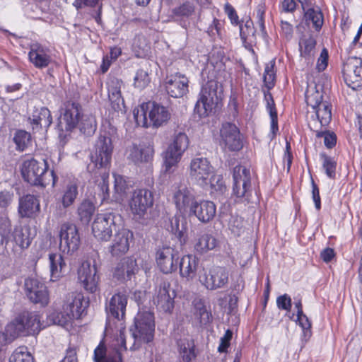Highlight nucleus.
I'll use <instances>...</instances> for the list:
<instances>
[{
	"label": "nucleus",
	"mask_w": 362,
	"mask_h": 362,
	"mask_svg": "<svg viewBox=\"0 0 362 362\" xmlns=\"http://www.w3.org/2000/svg\"><path fill=\"white\" fill-rule=\"evenodd\" d=\"M21 172L25 182L43 188L50 184L54 187L58 180L54 171L49 170V165L45 159H25L21 164Z\"/></svg>",
	"instance_id": "obj_1"
},
{
	"label": "nucleus",
	"mask_w": 362,
	"mask_h": 362,
	"mask_svg": "<svg viewBox=\"0 0 362 362\" xmlns=\"http://www.w3.org/2000/svg\"><path fill=\"white\" fill-rule=\"evenodd\" d=\"M223 88L216 81L210 80L202 86L194 112L199 119L206 117L222 99Z\"/></svg>",
	"instance_id": "obj_2"
},
{
	"label": "nucleus",
	"mask_w": 362,
	"mask_h": 362,
	"mask_svg": "<svg viewBox=\"0 0 362 362\" xmlns=\"http://www.w3.org/2000/svg\"><path fill=\"white\" fill-rule=\"evenodd\" d=\"M134 117L139 125L148 127L151 124L159 127L166 124L170 118V113L167 107L155 102H148L134 109Z\"/></svg>",
	"instance_id": "obj_3"
},
{
	"label": "nucleus",
	"mask_w": 362,
	"mask_h": 362,
	"mask_svg": "<svg viewBox=\"0 0 362 362\" xmlns=\"http://www.w3.org/2000/svg\"><path fill=\"white\" fill-rule=\"evenodd\" d=\"M134 344L131 349H138L141 344L153 341L155 332L153 313L151 311H139L134 317V325L129 328Z\"/></svg>",
	"instance_id": "obj_4"
},
{
	"label": "nucleus",
	"mask_w": 362,
	"mask_h": 362,
	"mask_svg": "<svg viewBox=\"0 0 362 362\" xmlns=\"http://www.w3.org/2000/svg\"><path fill=\"white\" fill-rule=\"evenodd\" d=\"M154 203L153 194L147 189L134 190L128 200V207L132 219L141 223L147 224L148 211Z\"/></svg>",
	"instance_id": "obj_5"
},
{
	"label": "nucleus",
	"mask_w": 362,
	"mask_h": 362,
	"mask_svg": "<svg viewBox=\"0 0 362 362\" xmlns=\"http://www.w3.org/2000/svg\"><path fill=\"white\" fill-rule=\"evenodd\" d=\"M40 331V317L29 311L20 313L6 327L5 332L9 337L15 339L21 335H34Z\"/></svg>",
	"instance_id": "obj_6"
},
{
	"label": "nucleus",
	"mask_w": 362,
	"mask_h": 362,
	"mask_svg": "<svg viewBox=\"0 0 362 362\" xmlns=\"http://www.w3.org/2000/svg\"><path fill=\"white\" fill-rule=\"evenodd\" d=\"M1 244L6 248L10 243L18 246L23 250L28 248L31 243L28 228L16 227L12 229L11 222L8 218H4L0 220Z\"/></svg>",
	"instance_id": "obj_7"
},
{
	"label": "nucleus",
	"mask_w": 362,
	"mask_h": 362,
	"mask_svg": "<svg viewBox=\"0 0 362 362\" xmlns=\"http://www.w3.org/2000/svg\"><path fill=\"white\" fill-rule=\"evenodd\" d=\"M189 140L185 132L175 130L172 136V141L164 153L165 170L168 172L177 165L187 149Z\"/></svg>",
	"instance_id": "obj_8"
},
{
	"label": "nucleus",
	"mask_w": 362,
	"mask_h": 362,
	"mask_svg": "<svg viewBox=\"0 0 362 362\" xmlns=\"http://www.w3.org/2000/svg\"><path fill=\"white\" fill-rule=\"evenodd\" d=\"M112 150V139L100 135L96 141L94 152L90 154L91 162L87 165L88 171L95 173V169L106 168L110 163Z\"/></svg>",
	"instance_id": "obj_9"
},
{
	"label": "nucleus",
	"mask_w": 362,
	"mask_h": 362,
	"mask_svg": "<svg viewBox=\"0 0 362 362\" xmlns=\"http://www.w3.org/2000/svg\"><path fill=\"white\" fill-rule=\"evenodd\" d=\"M83 115V108L80 103L69 100L64 103L60 109V116L57 125L61 132H72L79 124Z\"/></svg>",
	"instance_id": "obj_10"
},
{
	"label": "nucleus",
	"mask_w": 362,
	"mask_h": 362,
	"mask_svg": "<svg viewBox=\"0 0 362 362\" xmlns=\"http://www.w3.org/2000/svg\"><path fill=\"white\" fill-rule=\"evenodd\" d=\"M121 216L112 212L98 214L92 225L94 237L100 241H108L113 231H117V221Z\"/></svg>",
	"instance_id": "obj_11"
},
{
	"label": "nucleus",
	"mask_w": 362,
	"mask_h": 362,
	"mask_svg": "<svg viewBox=\"0 0 362 362\" xmlns=\"http://www.w3.org/2000/svg\"><path fill=\"white\" fill-rule=\"evenodd\" d=\"M233 194L237 198L249 200L252 194L251 174L246 167L238 165L233 171Z\"/></svg>",
	"instance_id": "obj_12"
},
{
	"label": "nucleus",
	"mask_w": 362,
	"mask_h": 362,
	"mask_svg": "<svg viewBox=\"0 0 362 362\" xmlns=\"http://www.w3.org/2000/svg\"><path fill=\"white\" fill-rule=\"evenodd\" d=\"M228 271L222 267H215L209 271L203 269L199 274V280L208 290L224 288L228 284Z\"/></svg>",
	"instance_id": "obj_13"
},
{
	"label": "nucleus",
	"mask_w": 362,
	"mask_h": 362,
	"mask_svg": "<svg viewBox=\"0 0 362 362\" xmlns=\"http://www.w3.org/2000/svg\"><path fill=\"white\" fill-rule=\"evenodd\" d=\"M220 146L229 151H238L243 146V136L233 123L224 122L220 128Z\"/></svg>",
	"instance_id": "obj_14"
},
{
	"label": "nucleus",
	"mask_w": 362,
	"mask_h": 362,
	"mask_svg": "<svg viewBox=\"0 0 362 362\" xmlns=\"http://www.w3.org/2000/svg\"><path fill=\"white\" fill-rule=\"evenodd\" d=\"M59 238V250L63 253L72 254L78 249L81 239L76 225L70 223L62 224Z\"/></svg>",
	"instance_id": "obj_15"
},
{
	"label": "nucleus",
	"mask_w": 362,
	"mask_h": 362,
	"mask_svg": "<svg viewBox=\"0 0 362 362\" xmlns=\"http://www.w3.org/2000/svg\"><path fill=\"white\" fill-rule=\"evenodd\" d=\"M213 173V167L206 158L195 157L191 160L189 172V177L197 185L202 187L206 186L208 180Z\"/></svg>",
	"instance_id": "obj_16"
},
{
	"label": "nucleus",
	"mask_w": 362,
	"mask_h": 362,
	"mask_svg": "<svg viewBox=\"0 0 362 362\" xmlns=\"http://www.w3.org/2000/svg\"><path fill=\"white\" fill-rule=\"evenodd\" d=\"M95 264L83 262L78 270V278L81 286L88 293H94L98 290L100 276Z\"/></svg>",
	"instance_id": "obj_17"
},
{
	"label": "nucleus",
	"mask_w": 362,
	"mask_h": 362,
	"mask_svg": "<svg viewBox=\"0 0 362 362\" xmlns=\"http://www.w3.org/2000/svg\"><path fill=\"white\" fill-rule=\"evenodd\" d=\"M24 288L28 299L35 304L45 307L49 303V293L47 286L35 278L25 280Z\"/></svg>",
	"instance_id": "obj_18"
},
{
	"label": "nucleus",
	"mask_w": 362,
	"mask_h": 362,
	"mask_svg": "<svg viewBox=\"0 0 362 362\" xmlns=\"http://www.w3.org/2000/svg\"><path fill=\"white\" fill-rule=\"evenodd\" d=\"M175 290L171 288L170 283L163 280L156 289L153 303L157 308L165 313H171L174 308Z\"/></svg>",
	"instance_id": "obj_19"
},
{
	"label": "nucleus",
	"mask_w": 362,
	"mask_h": 362,
	"mask_svg": "<svg viewBox=\"0 0 362 362\" xmlns=\"http://www.w3.org/2000/svg\"><path fill=\"white\" fill-rule=\"evenodd\" d=\"M179 259V252L169 246L163 247L156 252V263L163 274H171L176 271Z\"/></svg>",
	"instance_id": "obj_20"
},
{
	"label": "nucleus",
	"mask_w": 362,
	"mask_h": 362,
	"mask_svg": "<svg viewBox=\"0 0 362 362\" xmlns=\"http://www.w3.org/2000/svg\"><path fill=\"white\" fill-rule=\"evenodd\" d=\"M343 76L346 85L354 90L362 88V61L351 60L344 64Z\"/></svg>",
	"instance_id": "obj_21"
},
{
	"label": "nucleus",
	"mask_w": 362,
	"mask_h": 362,
	"mask_svg": "<svg viewBox=\"0 0 362 362\" xmlns=\"http://www.w3.org/2000/svg\"><path fill=\"white\" fill-rule=\"evenodd\" d=\"M139 272L136 260L133 257H126L120 259L114 269L113 277L117 281L125 282L131 280Z\"/></svg>",
	"instance_id": "obj_22"
},
{
	"label": "nucleus",
	"mask_w": 362,
	"mask_h": 362,
	"mask_svg": "<svg viewBox=\"0 0 362 362\" xmlns=\"http://www.w3.org/2000/svg\"><path fill=\"white\" fill-rule=\"evenodd\" d=\"M174 202L177 210L184 216L189 213L197 202L192 190L185 185H181L174 194Z\"/></svg>",
	"instance_id": "obj_23"
},
{
	"label": "nucleus",
	"mask_w": 362,
	"mask_h": 362,
	"mask_svg": "<svg viewBox=\"0 0 362 362\" xmlns=\"http://www.w3.org/2000/svg\"><path fill=\"white\" fill-rule=\"evenodd\" d=\"M89 300L84 298L82 293H69L63 305V310L73 313L74 319H79L85 313L88 307Z\"/></svg>",
	"instance_id": "obj_24"
},
{
	"label": "nucleus",
	"mask_w": 362,
	"mask_h": 362,
	"mask_svg": "<svg viewBox=\"0 0 362 362\" xmlns=\"http://www.w3.org/2000/svg\"><path fill=\"white\" fill-rule=\"evenodd\" d=\"M216 213V206L213 202L197 200L188 216L189 217L195 216L202 223H207L214 219Z\"/></svg>",
	"instance_id": "obj_25"
},
{
	"label": "nucleus",
	"mask_w": 362,
	"mask_h": 362,
	"mask_svg": "<svg viewBox=\"0 0 362 362\" xmlns=\"http://www.w3.org/2000/svg\"><path fill=\"white\" fill-rule=\"evenodd\" d=\"M115 232L110 252L112 256H121L129 250V242L133 240L134 235L133 233L127 228H122Z\"/></svg>",
	"instance_id": "obj_26"
},
{
	"label": "nucleus",
	"mask_w": 362,
	"mask_h": 362,
	"mask_svg": "<svg viewBox=\"0 0 362 362\" xmlns=\"http://www.w3.org/2000/svg\"><path fill=\"white\" fill-rule=\"evenodd\" d=\"M188 78L183 74L176 73L168 77L165 82V89L169 95L178 98L188 92Z\"/></svg>",
	"instance_id": "obj_27"
},
{
	"label": "nucleus",
	"mask_w": 362,
	"mask_h": 362,
	"mask_svg": "<svg viewBox=\"0 0 362 362\" xmlns=\"http://www.w3.org/2000/svg\"><path fill=\"white\" fill-rule=\"evenodd\" d=\"M28 121L33 131L39 132L42 129L47 130L50 127L52 123V117L48 108L42 107L35 108Z\"/></svg>",
	"instance_id": "obj_28"
},
{
	"label": "nucleus",
	"mask_w": 362,
	"mask_h": 362,
	"mask_svg": "<svg viewBox=\"0 0 362 362\" xmlns=\"http://www.w3.org/2000/svg\"><path fill=\"white\" fill-rule=\"evenodd\" d=\"M127 300L125 292L119 291L115 293L106 305L105 309L107 314L117 320L122 318L125 314Z\"/></svg>",
	"instance_id": "obj_29"
},
{
	"label": "nucleus",
	"mask_w": 362,
	"mask_h": 362,
	"mask_svg": "<svg viewBox=\"0 0 362 362\" xmlns=\"http://www.w3.org/2000/svg\"><path fill=\"white\" fill-rule=\"evenodd\" d=\"M28 57L30 62L37 69L45 68L52 62V57L48 54V50L39 44L31 45Z\"/></svg>",
	"instance_id": "obj_30"
},
{
	"label": "nucleus",
	"mask_w": 362,
	"mask_h": 362,
	"mask_svg": "<svg viewBox=\"0 0 362 362\" xmlns=\"http://www.w3.org/2000/svg\"><path fill=\"white\" fill-rule=\"evenodd\" d=\"M127 158L134 163H148L152 160L154 150L151 146H137L134 144L129 146Z\"/></svg>",
	"instance_id": "obj_31"
},
{
	"label": "nucleus",
	"mask_w": 362,
	"mask_h": 362,
	"mask_svg": "<svg viewBox=\"0 0 362 362\" xmlns=\"http://www.w3.org/2000/svg\"><path fill=\"white\" fill-rule=\"evenodd\" d=\"M40 211L38 199L32 194H27L20 199L18 212L21 217H35Z\"/></svg>",
	"instance_id": "obj_32"
},
{
	"label": "nucleus",
	"mask_w": 362,
	"mask_h": 362,
	"mask_svg": "<svg viewBox=\"0 0 362 362\" xmlns=\"http://www.w3.org/2000/svg\"><path fill=\"white\" fill-rule=\"evenodd\" d=\"M199 260L193 255L183 256L179 262L180 275L187 281L192 280L195 276Z\"/></svg>",
	"instance_id": "obj_33"
},
{
	"label": "nucleus",
	"mask_w": 362,
	"mask_h": 362,
	"mask_svg": "<svg viewBox=\"0 0 362 362\" xmlns=\"http://www.w3.org/2000/svg\"><path fill=\"white\" fill-rule=\"evenodd\" d=\"M94 362H122V355L118 350L108 351L103 341L94 350Z\"/></svg>",
	"instance_id": "obj_34"
},
{
	"label": "nucleus",
	"mask_w": 362,
	"mask_h": 362,
	"mask_svg": "<svg viewBox=\"0 0 362 362\" xmlns=\"http://www.w3.org/2000/svg\"><path fill=\"white\" fill-rule=\"evenodd\" d=\"M178 239L180 245H184L187 240V221L185 218L175 215L170 218V226L168 228Z\"/></svg>",
	"instance_id": "obj_35"
},
{
	"label": "nucleus",
	"mask_w": 362,
	"mask_h": 362,
	"mask_svg": "<svg viewBox=\"0 0 362 362\" xmlns=\"http://www.w3.org/2000/svg\"><path fill=\"white\" fill-rule=\"evenodd\" d=\"M218 246L216 238L211 234L203 233L194 240V248L199 254H206Z\"/></svg>",
	"instance_id": "obj_36"
},
{
	"label": "nucleus",
	"mask_w": 362,
	"mask_h": 362,
	"mask_svg": "<svg viewBox=\"0 0 362 362\" xmlns=\"http://www.w3.org/2000/svg\"><path fill=\"white\" fill-rule=\"evenodd\" d=\"M78 196V183L76 180H70L63 187L61 203L64 209L72 206Z\"/></svg>",
	"instance_id": "obj_37"
},
{
	"label": "nucleus",
	"mask_w": 362,
	"mask_h": 362,
	"mask_svg": "<svg viewBox=\"0 0 362 362\" xmlns=\"http://www.w3.org/2000/svg\"><path fill=\"white\" fill-rule=\"evenodd\" d=\"M51 280L57 281L64 275L66 264L60 254L50 253L49 255Z\"/></svg>",
	"instance_id": "obj_38"
},
{
	"label": "nucleus",
	"mask_w": 362,
	"mask_h": 362,
	"mask_svg": "<svg viewBox=\"0 0 362 362\" xmlns=\"http://www.w3.org/2000/svg\"><path fill=\"white\" fill-rule=\"evenodd\" d=\"M95 206L89 199H83L78 206L77 214L83 225H88L95 213Z\"/></svg>",
	"instance_id": "obj_39"
},
{
	"label": "nucleus",
	"mask_w": 362,
	"mask_h": 362,
	"mask_svg": "<svg viewBox=\"0 0 362 362\" xmlns=\"http://www.w3.org/2000/svg\"><path fill=\"white\" fill-rule=\"evenodd\" d=\"M264 98L267 102V109L269 110V115L271 117L270 138L271 139H273L276 135L277 132L279 131L277 112L272 94L269 92H268L267 93L264 94Z\"/></svg>",
	"instance_id": "obj_40"
},
{
	"label": "nucleus",
	"mask_w": 362,
	"mask_h": 362,
	"mask_svg": "<svg viewBox=\"0 0 362 362\" xmlns=\"http://www.w3.org/2000/svg\"><path fill=\"white\" fill-rule=\"evenodd\" d=\"M114 192L111 200L116 202H120L123 201L129 189V185L125 178L120 175L114 174Z\"/></svg>",
	"instance_id": "obj_41"
},
{
	"label": "nucleus",
	"mask_w": 362,
	"mask_h": 362,
	"mask_svg": "<svg viewBox=\"0 0 362 362\" xmlns=\"http://www.w3.org/2000/svg\"><path fill=\"white\" fill-rule=\"evenodd\" d=\"M180 356L184 362H190L196 358L194 344L192 340L187 339H180L177 341Z\"/></svg>",
	"instance_id": "obj_42"
},
{
	"label": "nucleus",
	"mask_w": 362,
	"mask_h": 362,
	"mask_svg": "<svg viewBox=\"0 0 362 362\" xmlns=\"http://www.w3.org/2000/svg\"><path fill=\"white\" fill-rule=\"evenodd\" d=\"M77 127L85 135L90 136L93 134L97 128L95 117L93 115L83 114Z\"/></svg>",
	"instance_id": "obj_43"
},
{
	"label": "nucleus",
	"mask_w": 362,
	"mask_h": 362,
	"mask_svg": "<svg viewBox=\"0 0 362 362\" xmlns=\"http://www.w3.org/2000/svg\"><path fill=\"white\" fill-rule=\"evenodd\" d=\"M255 33L253 22L250 18L247 20L245 24L240 25V38L245 46L247 44L251 45L254 42L256 38Z\"/></svg>",
	"instance_id": "obj_44"
},
{
	"label": "nucleus",
	"mask_w": 362,
	"mask_h": 362,
	"mask_svg": "<svg viewBox=\"0 0 362 362\" xmlns=\"http://www.w3.org/2000/svg\"><path fill=\"white\" fill-rule=\"evenodd\" d=\"M305 11V17L306 21H310L315 30L319 31L324 23V16L320 8L306 7Z\"/></svg>",
	"instance_id": "obj_45"
},
{
	"label": "nucleus",
	"mask_w": 362,
	"mask_h": 362,
	"mask_svg": "<svg viewBox=\"0 0 362 362\" xmlns=\"http://www.w3.org/2000/svg\"><path fill=\"white\" fill-rule=\"evenodd\" d=\"M49 319L54 324L66 327L71 325L72 321L74 320L73 313L69 314L66 310H54L50 315Z\"/></svg>",
	"instance_id": "obj_46"
},
{
	"label": "nucleus",
	"mask_w": 362,
	"mask_h": 362,
	"mask_svg": "<svg viewBox=\"0 0 362 362\" xmlns=\"http://www.w3.org/2000/svg\"><path fill=\"white\" fill-rule=\"evenodd\" d=\"M316 46V40L312 36L302 37L299 41V49L300 56L310 59L314 55V50Z\"/></svg>",
	"instance_id": "obj_47"
},
{
	"label": "nucleus",
	"mask_w": 362,
	"mask_h": 362,
	"mask_svg": "<svg viewBox=\"0 0 362 362\" xmlns=\"http://www.w3.org/2000/svg\"><path fill=\"white\" fill-rule=\"evenodd\" d=\"M13 140L16 145V149L22 152L30 144L31 135L25 130H17L14 134Z\"/></svg>",
	"instance_id": "obj_48"
},
{
	"label": "nucleus",
	"mask_w": 362,
	"mask_h": 362,
	"mask_svg": "<svg viewBox=\"0 0 362 362\" xmlns=\"http://www.w3.org/2000/svg\"><path fill=\"white\" fill-rule=\"evenodd\" d=\"M313 110L315 111L321 126L328 125L332 119L331 105L325 101L324 104H321V105Z\"/></svg>",
	"instance_id": "obj_49"
},
{
	"label": "nucleus",
	"mask_w": 362,
	"mask_h": 362,
	"mask_svg": "<svg viewBox=\"0 0 362 362\" xmlns=\"http://www.w3.org/2000/svg\"><path fill=\"white\" fill-rule=\"evenodd\" d=\"M9 362H34V357L26 346H19L10 356Z\"/></svg>",
	"instance_id": "obj_50"
},
{
	"label": "nucleus",
	"mask_w": 362,
	"mask_h": 362,
	"mask_svg": "<svg viewBox=\"0 0 362 362\" xmlns=\"http://www.w3.org/2000/svg\"><path fill=\"white\" fill-rule=\"evenodd\" d=\"M274 66L275 59H272L265 66L263 81L268 90L272 89L275 85L276 73Z\"/></svg>",
	"instance_id": "obj_51"
},
{
	"label": "nucleus",
	"mask_w": 362,
	"mask_h": 362,
	"mask_svg": "<svg viewBox=\"0 0 362 362\" xmlns=\"http://www.w3.org/2000/svg\"><path fill=\"white\" fill-rule=\"evenodd\" d=\"M320 157L322 159V168L325 170L327 176L331 179L336 177L337 162L334 158L327 156L325 153H321Z\"/></svg>",
	"instance_id": "obj_52"
},
{
	"label": "nucleus",
	"mask_w": 362,
	"mask_h": 362,
	"mask_svg": "<svg viewBox=\"0 0 362 362\" xmlns=\"http://www.w3.org/2000/svg\"><path fill=\"white\" fill-rule=\"evenodd\" d=\"M194 12V7L190 3H184L182 5L175 8L173 13L177 19H184L191 16Z\"/></svg>",
	"instance_id": "obj_53"
},
{
	"label": "nucleus",
	"mask_w": 362,
	"mask_h": 362,
	"mask_svg": "<svg viewBox=\"0 0 362 362\" xmlns=\"http://www.w3.org/2000/svg\"><path fill=\"white\" fill-rule=\"evenodd\" d=\"M150 83L148 71L142 69H139L134 77V86L139 89L146 87Z\"/></svg>",
	"instance_id": "obj_54"
},
{
	"label": "nucleus",
	"mask_w": 362,
	"mask_h": 362,
	"mask_svg": "<svg viewBox=\"0 0 362 362\" xmlns=\"http://www.w3.org/2000/svg\"><path fill=\"white\" fill-rule=\"evenodd\" d=\"M305 99L307 104L313 109H316L318 106L321 105V104H324L325 103L322 101V93L318 90L308 93L305 95Z\"/></svg>",
	"instance_id": "obj_55"
},
{
	"label": "nucleus",
	"mask_w": 362,
	"mask_h": 362,
	"mask_svg": "<svg viewBox=\"0 0 362 362\" xmlns=\"http://www.w3.org/2000/svg\"><path fill=\"white\" fill-rule=\"evenodd\" d=\"M208 184L212 189L221 193L226 189V185L223 177L220 175H211L208 180Z\"/></svg>",
	"instance_id": "obj_56"
},
{
	"label": "nucleus",
	"mask_w": 362,
	"mask_h": 362,
	"mask_svg": "<svg viewBox=\"0 0 362 362\" xmlns=\"http://www.w3.org/2000/svg\"><path fill=\"white\" fill-rule=\"evenodd\" d=\"M108 177V173L106 172L103 173L101 182L98 185V187L101 193L102 202L108 201L110 199L107 181Z\"/></svg>",
	"instance_id": "obj_57"
},
{
	"label": "nucleus",
	"mask_w": 362,
	"mask_h": 362,
	"mask_svg": "<svg viewBox=\"0 0 362 362\" xmlns=\"http://www.w3.org/2000/svg\"><path fill=\"white\" fill-rule=\"evenodd\" d=\"M14 194L11 189H3L0 191V208H8L13 201Z\"/></svg>",
	"instance_id": "obj_58"
},
{
	"label": "nucleus",
	"mask_w": 362,
	"mask_h": 362,
	"mask_svg": "<svg viewBox=\"0 0 362 362\" xmlns=\"http://www.w3.org/2000/svg\"><path fill=\"white\" fill-rule=\"evenodd\" d=\"M196 310V315L199 317L201 324L206 325L210 322L211 313L207 310L204 305H197Z\"/></svg>",
	"instance_id": "obj_59"
},
{
	"label": "nucleus",
	"mask_w": 362,
	"mask_h": 362,
	"mask_svg": "<svg viewBox=\"0 0 362 362\" xmlns=\"http://www.w3.org/2000/svg\"><path fill=\"white\" fill-rule=\"evenodd\" d=\"M109 100L110 102V105L112 108L115 112H123L125 105L123 98L122 97V94L120 95H109Z\"/></svg>",
	"instance_id": "obj_60"
},
{
	"label": "nucleus",
	"mask_w": 362,
	"mask_h": 362,
	"mask_svg": "<svg viewBox=\"0 0 362 362\" xmlns=\"http://www.w3.org/2000/svg\"><path fill=\"white\" fill-rule=\"evenodd\" d=\"M122 81L117 78H112L107 82L108 96L120 95Z\"/></svg>",
	"instance_id": "obj_61"
},
{
	"label": "nucleus",
	"mask_w": 362,
	"mask_h": 362,
	"mask_svg": "<svg viewBox=\"0 0 362 362\" xmlns=\"http://www.w3.org/2000/svg\"><path fill=\"white\" fill-rule=\"evenodd\" d=\"M233 337V332L230 329H227L223 337L220 339V344L218 347V351L221 353L226 352L227 349L230 345V341Z\"/></svg>",
	"instance_id": "obj_62"
},
{
	"label": "nucleus",
	"mask_w": 362,
	"mask_h": 362,
	"mask_svg": "<svg viewBox=\"0 0 362 362\" xmlns=\"http://www.w3.org/2000/svg\"><path fill=\"white\" fill-rule=\"evenodd\" d=\"M276 305L279 309L289 311L291 308V298L287 294L280 296L276 299Z\"/></svg>",
	"instance_id": "obj_63"
},
{
	"label": "nucleus",
	"mask_w": 362,
	"mask_h": 362,
	"mask_svg": "<svg viewBox=\"0 0 362 362\" xmlns=\"http://www.w3.org/2000/svg\"><path fill=\"white\" fill-rule=\"evenodd\" d=\"M328 52L327 49L324 48L320 53L316 65L318 71H322L326 69L328 63Z\"/></svg>",
	"instance_id": "obj_64"
}]
</instances>
